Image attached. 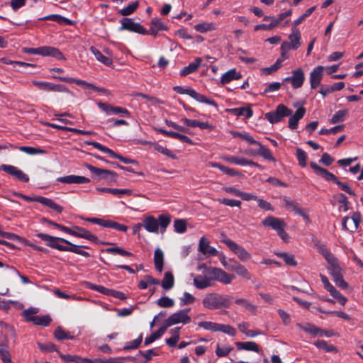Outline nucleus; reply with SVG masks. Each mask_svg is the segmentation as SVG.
I'll return each mask as SVG.
<instances>
[{
    "label": "nucleus",
    "mask_w": 363,
    "mask_h": 363,
    "mask_svg": "<svg viewBox=\"0 0 363 363\" xmlns=\"http://www.w3.org/2000/svg\"><path fill=\"white\" fill-rule=\"evenodd\" d=\"M282 62H283V59H277L274 65H272L270 67L263 68L262 69V71L264 74H267V75L271 74L281 67Z\"/></svg>",
    "instance_id": "obj_53"
},
{
    "label": "nucleus",
    "mask_w": 363,
    "mask_h": 363,
    "mask_svg": "<svg viewBox=\"0 0 363 363\" xmlns=\"http://www.w3.org/2000/svg\"><path fill=\"white\" fill-rule=\"evenodd\" d=\"M211 165L212 167L217 168L223 172L224 174L231 177H241L242 174L236 170L235 169L228 167L223 164L218 162H211Z\"/></svg>",
    "instance_id": "obj_30"
},
{
    "label": "nucleus",
    "mask_w": 363,
    "mask_h": 363,
    "mask_svg": "<svg viewBox=\"0 0 363 363\" xmlns=\"http://www.w3.org/2000/svg\"><path fill=\"white\" fill-rule=\"evenodd\" d=\"M235 303L246 310L255 313L257 311V308L255 305H253L251 302L245 298H237L235 299Z\"/></svg>",
    "instance_id": "obj_52"
},
{
    "label": "nucleus",
    "mask_w": 363,
    "mask_h": 363,
    "mask_svg": "<svg viewBox=\"0 0 363 363\" xmlns=\"http://www.w3.org/2000/svg\"><path fill=\"white\" fill-rule=\"evenodd\" d=\"M296 325L301 330L306 332L313 336L318 335L319 333H323V330L312 324L308 323L306 325H303L301 323H297Z\"/></svg>",
    "instance_id": "obj_39"
},
{
    "label": "nucleus",
    "mask_w": 363,
    "mask_h": 363,
    "mask_svg": "<svg viewBox=\"0 0 363 363\" xmlns=\"http://www.w3.org/2000/svg\"><path fill=\"white\" fill-rule=\"evenodd\" d=\"M348 114V110H340L337 111L331 118L330 123L332 124H336L340 122H342L345 120V117Z\"/></svg>",
    "instance_id": "obj_51"
},
{
    "label": "nucleus",
    "mask_w": 363,
    "mask_h": 363,
    "mask_svg": "<svg viewBox=\"0 0 363 363\" xmlns=\"http://www.w3.org/2000/svg\"><path fill=\"white\" fill-rule=\"evenodd\" d=\"M173 90L179 94H187L199 103H204L218 108V104L214 100L207 98L190 87L175 86L173 87Z\"/></svg>",
    "instance_id": "obj_5"
},
{
    "label": "nucleus",
    "mask_w": 363,
    "mask_h": 363,
    "mask_svg": "<svg viewBox=\"0 0 363 363\" xmlns=\"http://www.w3.org/2000/svg\"><path fill=\"white\" fill-rule=\"evenodd\" d=\"M221 158L223 160H224L227 162L237 164V165L245 166V165H247V163H248L247 159H245L244 157H236V156H233V155H225V156H223Z\"/></svg>",
    "instance_id": "obj_38"
},
{
    "label": "nucleus",
    "mask_w": 363,
    "mask_h": 363,
    "mask_svg": "<svg viewBox=\"0 0 363 363\" xmlns=\"http://www.w3.org/2000/svg\"><path fill=\"white\" fill-rule=\"evenodd\" d=\"M85 166L91 173L99 177V179H104L108 182H116L118 177L116 172L111 170L96 167L89 164H86Z\"/></svg>",
    "instance_id": "obj_9"
},
{
    "label": "nucleus",
    "mask_w": 363,
    "mask_h": 363,
    "mask_svg": "<svg viewBox=\"0 0 363 363\" xmlns=\"http://www.w3.org/2000/svg\"><path fill=\"white\" fill-rule=\"evenodd\" d=\"M121 22V26L118 28L120 31L125 30L142 35L147 33V30L140 23L134 22L131 18H123Z\"/></svg>",
    "instance_id": "obj_14"
},
{
    "label": "nucleus",
    "mask_w": 363,
    "mask_h": 363,
    "mask_svg": "<svg viewBox=\"0 0 363 363\" xmlns=\"http://www.w3.org/2000/svg\"><path fill=\"white\" fill-rule=\"evenodd\" d=\"M143 228L149 233H158L159 223L152 216H148L143 220Z\"/></svg>",
    "instance_id": "obj_24"
},
{
    "label": "nucleus",
    "mask_w": 363,
    "mask_h": 363,
    "mask_svg": "<svg viewBox=\"0 0 363 363\" xmlns=\"http://www.w3.org/2000/svg\"><path fill=\"white\" fill-rule=\"evenodd\" d=\"M194 29L199 33H206L216 29V25L214 23L202 22L195 25Z\"/></svg>",
    "instance_id": "obj_40"
},
{
    "label": "nucleus",
    "mask_w": 363,
    "mask_h": 363,
    "mask_svg": "<svg viewBox=\"0 0 363 363\" xmlns=\"http://www.w3.org/2000/svg\"><path fill=\"white\" fill-rule=\"evenodd\" d=\"M310 166L317 175L322 177L326 181H331L336 184L341 190L347 192L350 195L355 196V193L348 184L340 182L335 175L330 172L326 169L318 166L315 162H311Z\"/></svg>",
    "instance_id": "obj_3"
},
{
    "label": "nucleus",
    "mask_w": 363,
    "mask_h": 363,
    "mask_svg": "<svg viewBox=\"0 0 363 363\" xmlns=\"http://www.w3.org/2000/svg\"><path fill=\"white\" fill-rule=\"evenodd\" d=\"M235 345L238 350L253 351L256 352H259V346L255 342H235Z\"/></svg>",
    "instance_id": "obj_32"
},
{
    "label": "nucleus",
    "mask_w": 363,
    "mask_h": 363,
    "mask_svg": "<svg viewBox=\"0 0 363 363\" xmlns=\"http://www.w3.org/2000/svg\"><path fill=\"white\" fill-rule=\"evenodd\" d=\"M85 285L89 289L99 292L102 294L111 296L120 300L126 299L125 294L121 291L110 289L101 285H96L91 282H86Z\"/></svg>",
    "instance_id": "obj_11"
},
{
    "label": "nucleus",
    "mask_w": 363,
    "mask_h": 363,
    "mask_svg": "<svg viewBox=\"0 0 363 363\" xmlns=\"http://www.w3.org/2000/svg\"><path fill=\"white\" fill-rule=\"evenodd\" d=\"M159 223V226H160L161 229L165 230V229L169 226L171 223V216L168 213L161 214L159 216L158 219H157Z\"/></svg>",
    "instance_id": "obj_54"
},
{
    "label": "nucleus",
    "mask_w": 363,
    "mask_h": 363,
    "mask_svg": "<svg viewBox=\"0 0 363 363\" xmlns=\"http://www.w3.org/2000/svg\"><path fill=\"white\" fill-rule=\"evenodd\" d=\"M36 236L46 242V245L51 248L56 249L59 251L71 252L84 257H90V254L88 252L81 250L82 247L88 249L89 247L87 246L77 245L65 238L55 237L42 233L36 234Z\"/></svg>",
    "instance_id": "obj_1"
},
{
    "label": "nucleus",
    "mask_w": 363,
    "mask_h": 363,
    "mask_svg": "<svg viewBox=\"0 0 363 363\" xmlns=\"http://www.w3.org/2000/svg\"><path fill=\"white\" fill-rule=\"evenodd\" d=\"M143 341V334H140L138 338L130 342H127L123 348V350H130L138 348Z\"/></svg>",
    "instance_id": "obj_55"
},
{
    "label": "nucleus",
    "mask_w": 363,
    "mask_h": 363,
    "mask_svg": "<svg viewBox=\"0 0 363 363\" xmlns=\"http://www.w3.org/2000/svg\"><path fill=\"white\" fill-rule=\"evenodd\" d=\"M191 317L189 315H185L182 311H179L176 313H172L169 315L164 323L166 324V327L169 328L172 325L182 323L184 325L188 324L191 322Z\"/></svg>",
    "instance_id": "obj_16"
},
{
    "label": "nucleus",
    "mask_w": 363,
    "mask_h": 363,
    "mask_svg": "<svg viewBox=\"0 0 363 363\" xmlns=\"http://www.w3.org/2000/svg\"><path fill=\"white\" fill-rule=\"evenodd\" d=\"M306 108L303 106L298 108L294 115H291L289 119V128L291 130H295L298 128V121L306 114Z\"/></svg>",
    "instance_id": "obj_23"
},
{
    "label": "nucleus",
    "mask_w": 363,
    "mask_h": 363,
    "mask_svg": "<svg viewBox=\"0 0 363 363\" xmlns=\"http://www.w3.org/2000/svg\"><path fill=\"white\" fill-rule=\"evenodd\" d=\"M55 79H58L61 82H67V83H75L77 85L84 86L87 88L91 89L96 91L100 92H106V90L104 88L97 87L95 85L88 83L84 80L77 79L72 77H55Z\"/></svg>",
    "instance_id": "obj_19"
},
{
    "label": "nucleus",
    "mask_w": 363,
    "mask_h": 363,
    "mask_svg": "<svg viewBox=\"0 0 363 363\" xmlns=\"http://www.w3.org/2000/svg\"><path fill=\"white\" fill-rule=\"evenodd\" d=\"M201 62L202 60L200 57H196L194 62L189 63L188 66L184 67L180 71V75L182 77H186L190 74L196 72L200 67Z\"/></svg>",
    "instance_id": "obj_25"
},
{
    "label": "nucleus",
    "mask_w": 363,
    "mask_h": 363,
    "mask_svg": "<svg viewBox=\"0 0 363 363\" xmlns=\"http://www.w3.org/2000/svg\"><path fill=\"white\" fill-rule=\"evenodd\" d=\"M233 297L230 295H223L218 293L207 294L202 300L204 308L209 310L228 308L230 306Z\"/></svg>",
    "instance_id": "obj_2"
},
{
    "label": "nucleus",
    "mask_w": 363,
    "mask_h": 363,
    "mask_svg": "<svg viewBox=\"0 0 363 363\" xmlns=\"http://www.w3.org/2000/svg\"><path fill=\"white\" fill-rule=\"evenodd\" d=\"M104 252H105L108 254L120 255L123 257H133V256L132 252H130L129 251H126L124 249L119 247H108V248L104 250Z\"/></svg>",
    "instance_id": "obj_45"
},
{
    "label": "nucleus",
    "mask_w": 363,
    "mask_h": 363,
    "mask_svg": "<svg viewBox=\"0 0 363 363\" xmlns=\"http://www.w3.org/2000/svg\"><path fill=\"white\" fill-rule=\"evenodd\" d=\"M157 304L162 308H172L175 303L172 298L168 296H162L157 301Z\"/></svg>",
    "instance_id": "obj_56"
},
{
    "label": "nucleus",
    "mask_w": 363,
    "mask_h": 363,
    "mask_svg": "<svg viewBox=\"0 0 363 363\" xmlns=\"http://www.w3.org/2000/svg\"><path fill=\"white\" fill-rule=\"evenodd\" d=\"M199 251L207 256H216L219 253L214 247L209 245V241L205 237L199 240Z\"/></svg>",
    "instance_id": "obj_21"
},
{
    "label": "nucleus",
    "mask_w": 363,
    "mask_h": 363,
    "mask_svg": "<svg viewBox=\"0 0 363 363\" xmlns=\"http://www.w3.org/2000/svg\"><path fill=\"white\" fill-rule=\"evenodd\" d=\"M30 320L33 324L44 327L49 325L52 321V319L49 315H45L43 316L36 315L35 318H30Z\"/></svg>",
    "instance_id": "obj_41"
},
{
    "label": "nucleus",
    "mask_w": 363,
    "mask_h": 363,
    "mask_svg": "<svg viewBox=\"0 0 363 363\" xmlns=\"http://www.w3.org/2000/svg\"><path fill=\"white\" fill-rule=\"evenodd\" d=\"M32 82L40 90L55 92H66L71 96H74V94L63 84H55L42 81H33Z\"/></svg>",
    "instance_id": "obj_12"
},
{
    "label": "nucleus",
    "mask_w": 363,
    "mask_h": 363,
    "mask_svg": "<svg viewBox=\"0 0 363 363\" xmlns=\"http://www.w3.org/2000/svg\"><path fill=\"white\" fill-rule=\"evenodd\" d=\"M138 6L139 2L138 1H133L128 4L126 7L121 9L118 13L123 16H129L135 12Z\"/></svg>",
    "instance_id": "obj_49"
},
{
    "label": "nucleus",
    "mask_w": 363,
    "mask_h": 363,
    "mask_svg": "<svg viewBox=\"0 0 363 363\" xmlns=\"http://www.w3.org/2000/svg\"><path fill=\"white\" fill-rule=\"evenodd\" d=\"M96 191L99 192L110 193L119 198L121 197L122 195L125 194L130 196L132 194V190L130 189H113L108 187H97Z\"/></svg>",
    "instance_id": "obj_29"
},
{
    "label": "nucleus",
    "mask_w": 363,
    "mask_h": 363,
    "mask_svg": "<svg viewBox=\"0 0 363 363\" xmlns=\"http://www.w3.org/2000/svg\"><path fill=\"white\" fill-rule=\"evenodd\" d=\"M59 357L65 362H73L75 363H94V359L83 358L77 355L64 354L59 352Z\"/></svg>",
    "instance_id": "obj_28"
},
{
    "label": "nucleus",
    "mask_w": 363,
    "mask_h": 363,
    "mask_svg": "<svg viewBox=\"0 0 363 363\" xmlns=\"http://www.w3.org/2000/svg\"><path fill=\"white\" fill-rule=\"evenodd\" d=\"M73 228H74V230L69 228L67 234H69L76 238L86 239L94 243H96V244L99 243V238L96 235L92 234L90 231L86 230L85 228H81V227H79L77 225H74L73 227ZM100 244H101L103 245H113L111 242H100Z\"/></svg>",
    "instance_id": "obj_8"
},
{
    "label": "nucleus",
    "mask_w": 363,
    "mask_h": 363,
    "mask_svg": "<svg viewBox=\"0 0 363 363\" xmlns=\"http://www.w3.org/2000/svg\"><path fill=\"white\" fill-rule=\"evenodd\" d=\"M54 336L57 340L74 339V336L71 335L69 332L64 330L60 326L55 330Z\"/></svg>",
    "instance_id": "obj_46"
},
{
    "label": "nucleus",
    "mask_w": 363,
    "mask_h": 363,
    "mask_svg": "<svg viewBox=\"0 0 363 363\" xmlns=\"http://www.w3.org/2000/svg\"><path fill=\"white\" fill-rule=\"evenodd\" d=\"M199 327L203 328L206 330L211 332H218V323L211 321H202L198 323Z\"/></svg>",
    "instance_id": "obj_57"
},
{
    "label": "nucleus",
    "mask_w": 363,
    "mask_h": 363,
    "mask_svg": "<svg viewBox=\"0 0 363 363\" xmlns=\"http://www.w3.org/2000/svg\"><path fill=\"white\" fill-rule=\"evenodd\" d=\"M241 77L242 75L240 73L237 72L235 69H231L222 75L220 82L223 84H226L230 82L232 80L238 79Z\"/></svg>",
    "instance_id": "obj_33"
},
{
    "label": "nucleus",
    "mask_w": 363,
    "mask_h": 363,
    "mask_svg": "<svg viewBox=\"0 0 363 363\" xmlns=\"http://www.w3.org/2000/svg\"><path fill=\"white\" fill-rule=\"evenodd\" d=\"M90 51L94 55L96 59L104 65L110 66L113 64V60L110 57L104 55L101 51L95 47L91 46L90 48Z\"/></svg>",
    "instance_id": "obj_36"
},
{
    "label": "nucleus",
    "mask_w": 363,
    "mask_h": 363,
    "mask_svg": "<svg viewBox=\"0 0 363 363\" xmlns=\"http://www.w3.org/2000/svg\"><path fill=\"white\" fill-rule=\"evenodd\" d=\"M276 255L281 258L287 265L295 267L297 264L294 255L286 252H279Z\"/></svg>",
    "instance_id": "obj_50"
},
{
    "label": "nucleus",
    "mask_w": 363,
    "mask_h": 363,
    "mask_svg": "<svg viewBox=\"0 0 363 363\" xmlns=\"http://www.w3.org/2000/svg\"><path fill=\"white\" fill-rule=\"evenodd\" d=\"M317 348L323 350L325 352H336L337 348L333 345H329L323 340H318L314 342Z\"/></svg>",
    "instance_id": "obj_42"
},
{
    "label": "nucleus",
    "mask_w": 363,
    "mask_h": 363,
    "mask_svg": "<svg viewBox=\"0 0 363 363\" xmlns=\"http://www.w3.org/2000/svg\"><path fill=\"white\" fill-rule=\"evenodd\" d=\"M39 349L43 352H57L59 354V352H60L57 347L52 342H48L45 344L38 343V344Z\"/></svg>",
    "instance_id": "obj_59"
},
{
    "label": "nucleus",
    "mask_w": 363,
    "mask_h": 363,
    "mask_svg": "<svg viewBox=\"0 0 363 363\" xmlns=\"http://www.w3.org/2000/svg\"><path fill=\"white\" fill-rule=\"evenodd\" d=\"M222 235L225 237V235L223 234ZM222 242L225 243L228 247L232 252H233L242 262L247 261L251 258L250 253H249L243 247L238 245L233 240L225 238Z\"/></svg>",
    "instance_id": "obj_10"
},
{
    "label": "nucleus",
    "mask_w": 363,
    "mask_h": 363,
    "mask_svg": "<svg viewBox=\"0 0 363 363\" xmlns=\"http://www.w3.org/2000/svg\"><path fill=\"white\" fill-rule=\"evenodd\" d=\"M88 145H91L93 146L94 147H95L96 149L104 152V153H106V154H108L110 155V157L112 156L113 153V150H111L110 148L101 145V143H98V142H95V141H91V142H88L87 143Z\"/></svg>",
    "instance_id": "obj_62"
},
{
    "label": "nucleus",
    "mask_w": 363,
    "mask_h": 363,
    "mask_svg": "<svg viewBox=\"0 0 363 363\" xmlns=\"http://www.w3.org/2000/svg\"><path fill=\"white\" fill-rule=\"evenodd\" d=\"M22 51L23 53L30 55L53 57L59 60L65 59L64 55L59 49L51 46H41L36 48H23Z\"/></svg>",
    "instance_id": "obj_4"
},
{
    "label": "nucleus",
    "mask_w": 363,
    "mask_h": 363,
    "mask_svg": "<svg viewBox=\"0 0 363 363\" xmlns=\"http://www.w3.org/2000/svg\"><path fill=\"white\" fill-rule=\"evenodd\" d=\"M262 225L270 227L279 234L286 225L284 220L281 218L268 216L261 223Z\"/></svg>",
    "instance_id": "obj_15"
},
{
    "label": "nucleus",
    "mask_w": 363,
    "mask_h": 363,
    "mask_svg": "<svg viewBox=\"0 0 363 363\" xmlns=\"http://www.w3.org/2000/svg\"><path fill=\"white\" fill-rule=\"evenodd\" d=\"M289 43L291 45L292 50H297L301 45V36L300 31L296 28H292V31L289 35Z\"/></svg>",
    "instance_id": "obj_27"
},
{
    "label": "nucleus",
    "mask_w": 363,
    "mask_h": 363,
    "mask_svg": "<svg viewBox=\"0 0 363 363\" xmlns=\"http://www.w3.org/2000/svg\"><path fill=\"white\" fill-rule=\"evenodd\" d=\"M296 155L298 162V164L302 167H305L306 166L307 160V155L306 152L303 150L301 148L298 147L296 149Z\"/></svg>",
    "instance_id": "obj_61"
},
{
    "label": "nucleus",
    "mask_w": 363,
    "mask_h": 363,
    "mask_svg": "<svg viewBox=\"0 0 363 363\" xmlns=\"http://www.w3.org/2000/svg\"><path fill=\"white\" fill-rule=\"evenodd\" d=\"M194 285L199 289H204L212 286L213 285V282H211V279H209L208 275L206 277L197 275L194 279Z\"/></svg>",
    "instance_id": "obj_26"
},
{
    "label": "nucleus",
    "mask_w": 363,
    "mask_h": 363,
    "mask_svg": "<svg viewBox=\"0 0 363 363\" xmlns=\"http://www.w3.org/2000/svg\"><path fill=\"white\" fill-rule=\"evenodd\" d=\"M0 357L4 363L11 362V357L7 344L0 343Z\"/></svg>",
    "instance_id": "obj_47"
},
{
    "label": "nucleus",
    "mask_w": 363,
    "mask_h": 363,
    "mask_svg": "<svg viewBox=\"0 0 363 363\" xmlns=\"http://www.w3.org/2000/svg\"><path fill=\"white\" fill-rule=\"evenodd\" d=\"M57 181L65 184H86L90 182V179L87 177L73 174L58 177Z\"/></svg>",
    "instance_id": "obj_22"
},
{
    "label": "nucleus",
    "mask_w": 363,
    "mask_h": 363,
    "mask_svg": "<svg viewBox=\"0 0 363 363\" xmlns=\"http://www.w3.org/2000/svg\"><path fill=\"white\" fill-rule=\"evenodd\" d=\"M23 199L28 201V202H38L41 204H43L45 206H47L56 212L60 213L63 211V207L57 204L53 200L51 199L44 197V196H35V197H30L26 195H23Z\"/></svg>",
    "instance_id": "obj_13"
},
{
    "label": "nucleus",
    "mask_w": 363,
    "mask_h": 363,
    "mask_svg": "<svg viewBox=\"0 0 363 363\" xmlns=\"http://www.w3.org/2000/svg\"><path fill=\"white\" fill-rule=\"evenodd\" d=\"M304 80V73L301 68L294 70L291 77H288L284 79V82L290 81L294 89H298L302 86Z\"/></svg>",
    "instance_id": "obj_18"
},
{
    "label": "nucleus",
    "mask_w": 363,
    "mask_h": 363,
    "mask_svg": "<svg viewBox=\"0 0 363 363\" xmlns=\"http://www.w3.org/2000/svg\"><path fill=\"white\" fill-rule=\"evenodd\" d=\"M206 275L211 279V282L218 281L223 284H229L235 278L233 274H229L222 269L218 267L206 268Z\"/></svg>",
    "instance_id": "obj_7"
},
{
    "label": "nucleus",
    "mask_w": 363,
    "mask_h": 363,
    "mask_svg": "<svg viewBox=\"0 0 363 363\" xmlns=\"http://www.w3.org/2000/svg\"><path fill=\"white\" fill-rule=\"evenodd\" d=\"M160 285L166 291H169L174 287V277L171 272H167L164 273L163 279L160 281Z\"/></svg>",
    "instance_id": "obj_35"
},
{
    "label": "nucleus",
    "mask_w": 363,
    "mask_h": 363,
    "mask_svg": "<svg viewBox=\"0 0 363 363\" xmlns=\"http://www.w3.org/2000/svg\"><path fill=\"white\" fill-rule=\"evenodd\" d=\"M154 264L156 270L162 272L164 267V252L160 248H157L154 252Z\"/></svg>",
    "instance_id": "obj_31"
},
{
    "label": "nucleus",
    "mask_w": 363,
    "mask_h": 363,
    "mask_svg": "<svg viewBox=\"0 0 363 363\" xmlns=\"http://www.w3.org/2000/svg\"><path fill=\"white\" fill-rule=\"evenodd\" d=\"M230 112L236 116H245L250 118L253 115V111L250 107H239L230 109Z\"/></svg>",
    "instance_id": "obj_37"
},
{
    "label": "nucleus",
    "mask_w": 363,
    "mask_h": 363,
    "mask_svg": "<svg viewBox=\"0 0 363 363\" xmlns=\"http://www.w3.org/2000/svg\"><path fill=\"white\" fill-rule=\"evenodd\" d=\"M293 111L289 108L283 104H279L276 109L267 112L264 114V118L271 124L278 123L284 120V118L290 116Z\"/></svg>",
    "instance_id": "obj_6"
},
{
    "label": "nucleus",
    "mask_w": 363,
    "mask_h": 363,
    "mask_svg": "<svg viewBox=\"0 0 363 363\" xmlns=\"http://www.w3.org/2000/svg\"><path fill=\"white\" fill-rule=\"evenodd\" d=\"M1 169L21 182H28L29 181V177L15 166L2 164Z\"/></svg>",
    "instance_id": "obj_17"
},
{
    "label": "nucleus",
    "mask_w": 363,
    "mask_h": 363,
    "mask_svg": "<svg viewBox=\"0 0 363 363\" xmlns=\"http://www.w3.org/2000/svg\"><path fill=\"white\" fill-rule=\"evenodd\" d=\"M324 67L323 66L315 67L310 73V84L313 89H316L320 84Z\"/></svg>",
    "instance_id": "obj_20"
},
{
    "label": "nucleus",
    "mask_w": 363,
    "mask_h": 363,
    "mask_svg": "<svg viewBox=\"0 0 363 363\" xmlns=\"http://www.w3.org/2000/svg\"><path fill=\"white\" fill-rule=\"evenodd\" d=\"M167 328H168L166 327V324L163 323V325L157 331L152 333L149 337H147L145 339L144 345L147 346L157 339L161 337Z\"/></svg>",
    "instance_id": "obj_34"
},
{
    "label": "nucleus",
    "mask_w": 363,
    "mask_h": 363,
    "mask_svg": "<svg viewBox=\"0 0 363 363\" xmlns=\"http://www.w3.org/2000/svg\"><path fill=\"white\" fill-rule=\"evenodd\" d=\"M259 148L257 150L258 155L269 161H275V158L273 157L271 150L267 147L262 145L260 143L257 145Z\"/></svg>",
    "instance_id": "obj_48"
},
{
    "label": "nucleus",
    "mask_w": 363,
    "mask_h": 363,
    "mask_svg": "<svg viewBox=\"0 0 363 363\" xmlns=\"http://www.w3.org/2000/svg\"><path fill=\"white\" fill-rule=\"evenodd\" d=\"M174 231L178 233H184L186 231V222L183 219H176L174 222Z\"/></svg>",
    "instance_id": "obj_58"
},
{
    "label": "nucleus",
    "mask_w": 363,
    "mask_h": 363,
    "mask_svg": "<svg viewBox=\"0 0 363 363\" xmlns=\"http://www.w3.org/2000/svg\"><path fill=\"white\" fill-rule=\"evenodd\" d=\"M20 151L25 152L30 155H43L46 153V150L38 147H30V146H19L16 147Z\"/></svg>",
    "instance_id": "obj_44"
},
{
    "label": "nucleus",
    "mask_w": 363,
    "mask_h": 363,
    "mask_svg": "<svg viewBox=\"0 0 363 363\" xmlns=\"http://www.w3.org/2000/svg\"><path fill=\"white\" fill-rule=\"evenodd\" d=\"M150 27L153 28L154 29L158 30L160 31L162 30H167L168 29V27L167 25H165L161 19L155 18L152 19Z\"/></svg>",
    "instance_id": "obj_60"
},
{
    "label": "nucleus",
    "mask_w": 363,
    "mask_h": 363,
    "mask_svg": "<svg viewBox=\"0 0 363 363\" xmlns=\"http://www.w3.org/2000/svg\"><path fill=\"white\" fill-rule=\"evenodd\" d=\"M196 300V298L193 296L189 292H184L183 294V296L179 298L180 306H184L185 305H189L193 303Z\"/></svg>",
    "instance_id": "obj_64"
},
{
    "label": "nucleus",
    "mask_w": 363,
    "mask_h": 363,
    "mask_svg": "<svg viewBox=\"0 0 363 363\" xmlns=\"http://www.w3.org/2000/svg\"><path fill=\"white\" fill-rule=\"evenodd\" d=\"M218 331L223 332V333L228 334L230 336H235L236 333L235 329L233 326L220 323H218Z\"/></svg>",
    "instance_id": "obj_63"
},
{
    "label": "nucleus",
    "mask_w": 363,
    "mask_h": 363,
    "mask_svg": "<svg viewBox=\"0 0 363 363\" xmlns=\"http://www.w3.org/2000/svg\"><path fill=\"white\" fill-rule=\"evenodd\" d=\"M231 133L234 138H240V139L247 142L250 145H259V142L255 140L253 138V137L251 136L247 133H240V132L233 131Z\"/></svg>",
    "instance_id": "obj_43"
}]
</instances>
